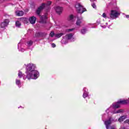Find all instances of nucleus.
<instances>
[{
    "label": "nucleus",
    "instance_id": "nucleus-1",
    "mask_svg": "<svg viewBox=\"0 0 129 129\" xmlns=\"http://www.w3.org/2000/svg\"><path fill=\"white\" fill-rule=\"evenodd\" d=\"M26 66V78L30 80V79H37L39 76H40V73L38 71L35 70L36 68V64L34 63H29L27 65L25 64Z\"/></svg>",
    "mask_w": 129,
    "mask_h": 129
},
{
    "label": "nucleus",
    "instance_id": "nucleus-2",
    "mask_svg": "<svg viewBox=\"0 0 129 129\" xmlns=\"http://www.w3.org/2000/svg\"><path fill=\"white\" fill-rule=\"evenodd\" d=\"M128 103V100H120L116 103H113L112 105L106 110V112L107 113L109 114V112L115 110L116 108H119V107H120V104H127Z\"/></svg>",
    "mask_w": 129,
    "mask_h": 129
},
{
    "label": "nucleus",
    "instance_id": "nucleus-3",
    "mask_svg": "<svg viewBox=\"0 0 129 129\" xmlns=\"http://www.w3.org/2000/svg\"><path fill=\"white\" fill-rule=\"evenodd\" d=\"M51 4H52L51 1H48L46 4L43 3L41 6L36 10V14L38 15V16H40V13H41L42 10L45 9V8H49V6H50Z\"/></svg>",
    "mask_w": 129,
    "mask_h": 129
},
{
    "label": "nucleus",
    "instance_id": "nucleus-4",
    "mask_svg": "<svg viewBox=\"0 0 129 129\" xmlns=\"http://www.w3.org/2000/svg\"><path fill=\"white\" fill-rule=\"evenodd\" d=\"M120 15V13L115 10H112L110 11L109 17L111 20H114L118 18V16Z\"/></svg>",
    "mask_w": 129,
    "mask_h": 129
},
{
    "label": "nucleus",
    "instance_id": "nucleus-5",
    "mask_svg": "<svg viewBox=\"0 0 129 129\" xmlns=\"http://www.w3.org/2000/svg\"><path fill=\"white\" fill-rule=\"evenodd\" d=\"M75 7L78 13L80 14H83L84 12H86V9L83 8V6L80 3H77Z\"/></svg>",
    "mask_w": 129,
    "mask_h": 129
},
{
    "label": "nucleus",
    "instance_id": "nucleus-6",
    "mask_svg": "<svg viewBox=\"0 0 129 129\" xmlns=\"http://www.w3.org/2000/svg\"><path fill=\"white\" fill-rule=\"evenodd\" d=\"M114 120L112 119V118H109L108 120H106L104 121V124L106 126V129H109V127H110V124H111V122H113Z\"/></svg>",
    "mask_w": 129,
    "mask_h": 129
},
{
    "label": "nucleus",
    "instance_id": "nucleus-7",
    "mask_svg": "<svg viewBox=\"0 0 129 129\" xmlns=\"http://www.w3.org/2000/svg\"><path fill=\"white\" fill-rule=\"evenodd\" d=\"M74 34H72V33H70L68 34H67L65 37H66V39H67V40H70L71 41V42H74V41H75L76 39L75 38H74Z\"/></svg>",
    "mask_w": 129,
    "mask_h": 129
},
{
    "label": "nucleus",
    "instance_id": "nucleus-8",
    "mask_svg": "<svg viewBox=\"0 0 129 129\" xmlns=\"http://www.w3.org/2000/svg\"><path fill=\"white\" fill-rule=\"evenodd\" d=\"M47 18V14H45L44 16H41L39 23H40L41 24H46Z\"/></svg>",
    "mask_w": 129,
    "mask_h": 129
},
{
    "label": "nucleus",
    "instance_id": "nucleus-9",
    "mask_svg": "<svg viewBox=\"0 0 129 129\" xmlns=\"http://www.w3.org/2000/svg\"><path fill=\"white\" fill-rule=\"evenodd\" d=\"M9 23H10V20H9V19H5L4 22L1 24V27L5 28V27H7L8 25H9Z\"/></svg>",
    "mask_w": 129,
    "mask_h": 129
},
{
    "label": "nucleus",
    "instance_id": "nucleus-10",
    "mask_svg": "<svg viewBox=\"0 0 129 129\" xmlns=\"http://www.w3.org/2000/svg\"><path fill=\"white\" fill-rule=\"evenodd\" d=\"M55 10L56 13H57L58 15H60V14H61L62 12L63 11V8L60 7L59 6H56L55 8Z\"/></svg>",
    "mask_w": 129,
    "mask_h": 129
},
{
    "label": "nucleus",
    "instance_id": "nucleus-11",
    "mask_svg": "<svg viewBox=\"0 0 129 129\" xmlns=\"http://www.w3.org/2000/svg\"><path fill=\"white\" fill-rule=\"evenodd\" d=\"M37 20V18L35 17L34 16H32L29 19V21L30 23H31L32 25H34V24H35L36 21Z\"/></svg>",
    "mask_w": 129,
    "mask_h": 129
},
{
    "label": "nucleus",
    "instance_id": "nucleus-12",
    "mask_svg": "<svg viewBox=\"0 0 129 129\" xmlns=\"http://www.w3.org/2000/svg\"><path fill=\"white\" fill-rule=\"evenodd\" d=\"M83 90H84V93H83V97L84 98H86V97H88V90L86 89V88H84Z\"/></svg>",
    "mask_w": 129,
    "mask_h": 129
},
{
    "label": "nucleus",
    "instance_id": "nucleus-13",
    "mask_svg": "<svg viewBox=\"0 0 129 129\" xmlns=\"http://www.w3.org/2000/svg\"><path fill=\"white\" fill-rule=\"evenodd\" d=\"M76 20V17L72 15H70L68 18V21L69 22H74Z\"/></svg>",
    "mask_w": 129,
    "mask_h": 129
},
{
    "label": "nucleus",
    "instance_id": "nucleus-14",
    "mask_svg": "<svg viewBox=\"0 0 129 129\" xmlns=\"http://www.w3.org/2000/svg\"><path fill=\"white\" fill-rule=\"evenodd\" d=\"M121 112H123V110L119 109L116 111V110H114L111 112H109V113H112V114H115L116 113H121Z\"/></svg>",
    "mask_w": 129,
    "mask_h": 129
},
{
    "label": "nucleus",
    "instance_id": "nucleus-15",
    "mask_svg": "<svg viewBox=\"0 0 129 129\" xmlns=\"http://www.w3.org/2000/svg\"><path fill=\"white\" fill-rule=\"evenodd\" d=\"M16 15L18 16V17H22V16L24 15V12L22 11H16Z\"/></svg>",
    "mask_w": 129,
    "mask_h": 129
},
{
    "label": "nucleus",
    "instance_id": "nucleus-16",
    "mask_svg": "<svg viewBox=\"0 0 129 129\" xmlns=\"http://www.w3.org/2000/svg\"><path fill=\"white\" fill-rule=\"evenodd\" d=\"M18 49L21 52H24L25 51V49L22 48V43H21V41L18 44Z\"/></svg>",
    "mask_w": 129,
    "mask_h": 129
},
{
    "label": "nucleus",
    "instance_id": "nucleus-17",
    "mask_svg": "<svg viewBox=\"0 0 129 129\" xmlns=\"http://www.w3.org/2000/svg\"><path fill=\"white\" fill-rule=\"evenodd\" d=\"M81 23H82V18L79 19V18H78L76 22L77 26H79V27H80Z\"/></svg>",
    "mask_w": 129,
    "mask_h": 129
},
{
    "label": "nucleus",
    "instance_id": "nucleus-18",
    "mask_svg": "<svg viewBox=\"0 0 129 129\" xmlns=\"http://www.w3.org/2000/svg\"><path fill=\"white\" fill-rule=\"evenodd\" d=\"M18 77H19V78H22V77H23L24 80H26V79H27V78H26L25 77L24 74H23V73L22 72H21L20 71L19 72Z\"/></svg>",
    "mask_w": 129,
    "mask_h": 129
},
{
    "label": "nucleus",
    "instance_id": "nucleus-19",
    "mask_svg": "<svg viewBox=\"0 0 129 129\" xmlns=\"http://www.w3.org/2000/svg\"><path fill=\"white\" fill-rule=\"evenodd\" d=\"M16 85H18L19 88H21V87H22V83H21V81H20L19 80L16 79Z\"/></svg>",
    "mask_w": 129,
    "mask_h": 129
},
{
    "label": "nucleus",
    "instance_id": "nucleus-20",
    "mask_svg": "<svg viewBox=\"0 0 129 129\" xmlns=\"http://www.w3.org/2000/svg\"><path fill=\"white\" fill-rule=\"evenodd\" d=\"M126 118V115H123L121 116L118 119V121H119V122H121V121H123L124 119Z\"/></svg>",
    "mask_w": 129,
    "mask_h": 129
},
{
    "label": "nucleus",
    "instance_id": "nucleus-21",
    "mask_svg": "<svg viewBox=\"0 0 129 129\" xmlns=\"http://www.w3.org/2000/svg\"><path fill=\"white\" fill-rule=\"evenodd\" d=\"M61 44H67L68 43V40L66 39V37L64 36L63 37V39H62L61 41Z\"/></svg>",
    "mask_w": 129,
    "mask_h": 129
},
{
    "label": "nucleus",
    "instance_id": "nucleus-22",
    "mask_svg": "<svg viewBox=\"0 0 129 129\" xmlns=\"http://www.w3.org/2000/svg\"><path fill=\"white\" fill-rule=\"evenodd\" d=\"M63 35H64V33H57L55 34L54 37H55V38H60L61 37H62V36H63Z\"/></svg>",
    "mask_w": 129,
    "mask_h": 129
},
{
    "label": "nucleus",
    "instance_id": "nucleus-23",
    "mask_svg": "<svg viewBox=\"0 0 129 129\" xmlns=\"http://www.w3.org/2000/svg\"><path fill=\"white\" fill-rule=\"evenodd\" d=\"M21 22L19 21H16V27H18V28H20L21 27Z\"/></svg>",
    "mask_w": 129,
    "mask_h": 129
},
{
    "label": "nucleus",
    "instance_id": "nucleus-24",
    "mask_svg": "<svg viewBox=\"0 0 129 129\" xmlns=\"http://www.w3.org/2000/svg\"><path fill=\"white\" fill-rule=\"evenodd\" d=\"M86 29H83L81 30V33L82 34V35H84L86 34Z\"/></svg>",
    "mask_w": 129,
    "mask_h": 129
},
{
    "label": "nucleus",
    "instance_id": "nucleus-25",
    "mask_svg": "<svg viewBox=\"0 0 129 129\" xmlns=\"http://www.w3.org/2000/svg\"><path fill=\"white\" fill-rule=\"evenodd\" d=\"M32 45H33V42L32 41V40H30L27 42V45L29 47H30V46H32Z\"/></svg>",
    "mask_w": 129,
    "mask_h": 129
},
{
    "label": "nucleus",
    "instance_id": "nucleus-26",
    "mask_svg": "<svg viewBox=\"0 0 129 129\" xmlns=\"http://www.w3.org/2000/svg\"><path fill=\"white\" fill-rule=\"evenodd\" d=\"M106 116H107V115H106L105 114H104L102 115V119L103 121H104V120L105 119V118H106Z\"/></svg>",
    "mask_w": 129,
    "mask_h": 129
},
{
    "label": "nucleus",
    "instance_id": "nucleus-27",
    "mask_svg": "<svg viewBox=\"0 0 129 129\" xmlns=\"http://www.w3.org/2000/svg\"><path fill=\"white\" fill-rule=\"evenodd\" d=\"M74 30H75V28L69 29H67L66 32H72V31H74Z\"/></svg>",
    "mask_w": 129,
    "mask_h": 129
},
{
    "label": "nucleus",
    "instance_id": "nucleus-28",
    "mask_svg": "<svg viewBox=\"0 0 129 129\" xmlns=\"http://www.w3.org/2000/svg\"><path fill=\"white\" fill-rule=\"evenodd\" d=\"M49 36L50 37H54V36H55V33H54V32H51L49 34Z\"/></svg>",
    "mask_w": 129,
    "mask_h": 129
},
{
    "label": "nucleus",
    "instance_id": "nucleus-29",
    "mask_svg": "<svg viewBox=\"0 0 129 129\" xmlns=\"http://www.w3.org/2000/svg\"><path fill=\"white\" fill-rule=\"evenodd\" d=\"M102 17L104 19H106V18H107V16H106V14L105 13H103L102 15Z\"/></svg>",
    "mask_w": 129,
    "mask_h": 129
},
{
    "label": "nucleus",
    "instance_id": "nucleus-30",
    "mask_svg": "<svg viewBox=\"0 0 129 129\" xmlns=\"http://www.w3.org/2000/svg\"><path fill=\"white\" fill-rule=\"evenodd\" d=\"M92 7L93 8V9H96V5H95V4L94 3L92 4Z\"/></svg>",
    "mask_w": 129,
    "mask_h": 129
},
{
    "label": "nucleus",
    "instance_id": "nucleus-31",
    "mask_svg": "<svg viewBox=\"0 0 129 129\" xmlns=\"http://www.w3.org/2000/svg\"><path fill=\"white\" fill-rule=\"evenodd\" d=\"M101 27L103 29H105L106 28V26L105 25H103V24H101Z\"/></svg>",
    "mask_w": 129,
    "mask_h": 129
},
{
    "label": "nucleus",
    "instance_id": "nucleus-32",
    "mask_svg": "<svg viewBox=\"0 0 129 129\" xmlns=\"http://www.w3.org/2000/svg\"><path fill=\"white\" fill-rule=\"evenodd\" d=\"M51 47H52V48H55V47H56V44H55V43H52Z\"/></svg>",
    "mask_w": 129,
    "mask_h": 129
},
{
    "label": "nucleus",
    "instance_id": "nucleus-33",
    "mask_svg": "<svg viewBox=\"0 0 129 129\" xmlns=\"http://www.w3.org/2000/svg\"><path fill=\"white\" fill-rule=\"evenodd\" d=\"M124 122H126V123H128V124H129V119H127Z\"/></svg>",
    "mask_w": 129,
    "mask_h": 129
},
{
    "label": "nucleus",
    "instance_id": "nucleus-34",
    "mask_svg": "<svg viewBox=\"0 0 129 129\" xmlns=\"http://www.w3.org/2000/svg\"><path fill=\"white\" fill-rule=\"evenodd\" d=\"M110 129H115V126H111Z\"/></svg>",
    "mask_w": 129,
    "mask_h": 129
},
{
    "label": "nucleus",
    "instance_id": "nucleus-35",
    "mask_svg": "<svg viewBox=\"0 0 129 129\" xmlns=\"http://www.w3.org/2000/svg\"><path fill=\"white\" fill-rule=\"evenodd\" d=\"M125 17L127 19H129V15H125Z\"/></svg>",
    "mask_w": 129,
    "mask_h": 129
},
{
    "label": "nucleus",
    "instance_id": "nucleus-36",
    "mask_svg": "<svg viewBox=\"0 0 129 129\" xmlns=\"http://www.w3.org/2000/svg\"><path fill=\"white\" fill-rule=\"evenodd\" d=\"M35 36L36 37H38V36H39V33L35 34Z\"/></svg>",
    "mask_w": 129,
    "mask_h": 129
},
{
    "label": "nucleus",
    "instance_id": "nucleus-37",
    "mask_svg": "<svg viewBox=\"0 0 129 129\" xmlns=\"http://www.w3.org/2000/svg\"><path fill=\"white\" fill-rule=\"evenodd\" d=\"M24 21H28V19H27V18H24Z\"/></svg>",
    "mask_w": 129,
    "mask_h": 129
},
{
    "label": "nucleus",
    "instance_id": "nucleus-38",
    "mask_svg": "<svg viewBox=\"0 0 129 129\" xmlns=\"http://www.w3.org/2000/svg\"><path fill=\"white\" fill-rule=\"evenodd\" d=\"M97 23H98V24H100V21H97Z\"/></svg>",
    "mask_w": 129,
    "mask_h": 129
},
{
    "label": "nucleus",
    "instance_id": "nucleus-39",
    "mask_svg": "<svg viewBox=\"0 0 129 129\" xmlns=\"http://www.w3.org/2000/svg\"><path fill=\"white\" fill-rule=\"evenodd\" d=\"M90 1H91V2H94V1H95L96 0H90Z\"/></svg>",
    "mask_w": 129,
    "mask_h": 129
},
{
    "label": "nucleus",
    "instance_id": "nucleus-40",
    "mask_svg": "<svg viewBox=\"0 0 129 129\" xmlns=\"http://www.w3.org/2000/svg\"><path fill=\"white\" fill-rule=\"evenodd\" d=\"M25 24H28V22H24Z\"/></svg>",
    "mask_w": 129,
    "mask_h": 129
},
{
    "label": "nucleus",
    "instance_id": "nucleus-41",
    "mask_svg": "<svg viewBox=\"0 0 129 129\" xmlns=\"http://www.w3.org/2000/svg\"><path fill=\"white\" fill-rule=\"evenodd\" d=\"M91 28H94V27H91Z\"/></svg>",
    "mask_w": 129,
    "mask_h": 129
},
{
    "label": "nucleus",
    "instance_id": "nucleus-42",
    "mask_svg": "<svg viewBox=\"0 0 129 129\" xmlns=\"http://www.w3.org/2000/svg\"><path fill=\"white\" fill-rule=\"evenodd\" d=\"M106 25H107V23H106Z\"/></svg>",
    "mask_w": 129,
    "mask_h": 129
},
{
    "label": "nucleus",
    "instance_id": "nucleus-43",
    "mask_svg": "<svg viewBox=\"0 0 129 129\" xmlns=\"http://www.w3.org/2000/svg\"><path fill=\"white\" fill-rule=\"evenodd\" d=\"M20 1H22V0H20Z\"/></svg>",
    "mask_w": 129,
    "mask_h": 129
}]
</instances>
